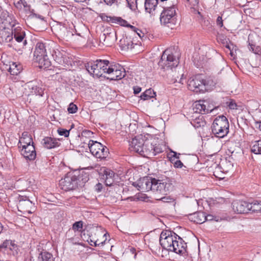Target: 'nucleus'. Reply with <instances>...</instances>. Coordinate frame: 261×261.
Instances as JSON below:
<instances>
[{
  "label": "nucleus",
  "instance_id": "f257e3e1",
  "mask_svg": "<svg viewBox=\"0 0 261 261\" xmlns=\"http://www.w3.org/2000/svg\"><path fill=\"white\" fill-rule=\"evenodd\" d=\"M160 243L163 249L169 251L182 255L186 253L187 244L173 231H163L160 234Z\"/></svg>",
  "mask_w": 261,
  "mask_h": 261
},
{
  "label": "nucleus",
  "instance_id": "f03ea898",
  "mask_svg": "<svg viewBox=\"0 0 261 261\" xmlns=\"http://www.w3.org/2000/svg\"><path fill=\"white\" fill-rule=\"evenodd\" d=\"M89 179L88 174L84 171L81 173L68 172L60 180L59 185L65 191H72L83 187Z\"/></svg>",
  "mask_w": 261,
  "mask_h": 261
},
{
  "label": "nucleus",
  "instance_id": "7ed1b4c3",
  "mask_svg": "<svg viewBox=\"0 0 261 261\" xmlns=\"http://www.w3.org/2000/svg\"><path fill=\"white\" fill-rule=\"evenodd\" d=\"M56 45L54 42L50 43L38 42L34 53V60L39 64L41 68H47L51 65V62L48 58V54L52 56V53Z\"/></svg>",
  "mask_w": 261,
  "mask_h": 261
},
{
  "label": "nucleus",
  "instance_id": "20e7f679",
  "mask_svg": "<svg viewBox=\"0 0 261 261\" xmlns=\"http://www.w3.org/2000/svg\"><path fill=\"white\" fill-rule=\"evenodd\" d=\"M163 8L160 17L161 24L164 27L173 29L177 22V8L175 5L163 7Z\"/></svg>",
  "mask_w": 261,
  "mask_h": 261
},
{
  "label": "nucleus",
  "instance_id": "39448f33",
  "mask_svg": "<svg viewBox=\"0 0 261 261\" xmlns=\"http://www.w3.org/2000/svg\"><path fill=\"white\" fill-rule=\"evenodd\" d=\"M229 124L227 118L224 115L217 117L212 125L213 134L217 138H223L229 133Z\"/></svg>",
  "mask_w": 261,
  "mask_h": 261
},
{
  "label": "nucleus",
  "instance_id": "423d86ee",
  "mask_svg": "<svg viewBox=\"0 0 261 261\" xmlns=\"http://www.w3.org/2000/svg\"><path fill=\"white\" fill-rule=\"evenodd\" d=\"M110 65L108 60L98 59L87 63L85 65V67L91 75L99 77L102 76L103 73H107L108 67Z\"/></svg>",
  "mask_w": 261,
  "mask_h": 261
},
{
  "label": "nucleus",
  "instance_id": "0eeeda50",
  "mask_svg": "<svg viewBox=\"0 0 261 261\" xmlns=\"http://www.w3.org/2000/svg\"><path fill=\"white\" fill-rule=\"evenodd\" d=\"M152 183L151 191L153 193L154 198L167 195L173 188L172 181L169 179L163 180L153 178Z\"/></svg>",
  "mask_w": 261,
  "mask_h": 261
},
{
  "label": "nucleus",
  "instance_id": "6e6552de",
  "mask_svg": "<svg viewBox=\"0 0 261 261\" xmlns=\"http://www.w3.org/2000/svg\"><path fill=\"white\" fill-rule=\"evenodd\" d=\"M150 141V138H147L145 136L142 135L135 137L133 139L129 144L130 149L138 153L143 156H145L146 153H148L150 151L149 148H147L148 145H147V141Z\"/></svg>",
  "mask_w": 261,
  "mask_h": 261
},
{
  "label": "nucleus",
  "instance_id": "1a4fd4ad",
  "mask_svg": "<svg viewBox=\"0 0 261 261\" xmlns=\"http://www.w3.org/2000/svg\"><path fill=\"white\" fill-rule=\"evenodd\" d=\"M179 64L178 59L174 56L169 49L164 51L159 62V65L165 70H172Z\"/></svg>",
  "mask_w": 261,
  "mask_h": 261
},
{
  "label": "nucleus",
  "instance_id": "9d476101",
  "mask_svg": "<svg viewBox=\"0 0 261 261\" xmlns=\"http://www.w3.org/2000/svg\"><path fill=\"white\" fill-rule=\"evenodd\" d=\"M189 90L195 92H204L207 90L206 83L200 75H196L191 77L188 82Z\"/></svg>",
  "mask_w": 261,
  "mask_h": 261
},
{
  "label": "nucleus",
  "instance_id": "9b49d317",
  "mask_svg": "<svg viewBox=\"0 0 261 261\" xmlns=\"http://www.w3.org/2000/svg\"><path fill=\"white\" fill-rule=\"evenodd\" d=\"M88 146L91 153L97 158H106L109 153V149L100 143L90 140Z\"/></svg>",
  "mask_w": 261,
  "mask_h": 261
},
{
  "label": "nucleus",
  "instance_id": "f8f14e48",
  "mask_svg": "<svg viewBox=\"0 0 261 261\" xmlns=\"http://www.w3.org/2000/svg\"><path fill=\"white\" fill-rule=\"evenodd\" d=\"M12 34L15 40L14 45L11 44L10 46H12L14 49L17 51H22V49L24 48L27 43L26 40L24 39L25 36V32L21 30L20 28H15L12 30Z\"/></svg>",
  "mask_w": 261,
  "mask_h": 261
},
{
  "label": "nucleus",
  "instance_id": "ddd939ff",
  "mask_svg": "<svg viewBox=\"0 0 261 261\" xmlns=\"http://www.w3.org/2000/svg\"><path fill=\"white\" fill-rule=\"evenodd\" d=\"M107 74L110 76L108 78L111 80H119L124 77L125 74L124 69L120 66L110 65L108 67Z\"/></svg>",
  "mask_w": 261,
  "mask_h": 261
},
{
  "label": "nucleus",
  "instance_id": "4468645a",
  "mask_svg": "<svg viewBox=\"0 0 261 261\" xmlns=\"http://www.w3.org/2000/svg\"><path fill=\"white\" fill-rule=\"evenodd\" d=\"M27 87L30 90V94L28 96H33V98L38 100L39 102L43 101L42 97L44 95V89L37 85H34L32 82L28 83Z\"/></svg>",
  "mask_w": 261,
  "mask_h": 261
},
{
  "label": "nucleus",
  "instance_id": "2eb2a0df",
  "mask_svg": "<svg viewBox=\"0 0 261 261\" xmlns=\"http://www.w3.org/2000/svg\"><path fill=\"white\" fill-rule=\"evenodd\" d=\"M153 179V178L150 177H144L137 182H134L133 185L139 191L144 192L151 191Z\"/></svg>",
  "mask_w": 261,
  "mask_h": 261
},
{
  "label": "nucleus",
  "instance_id": "dca6fc26",
  "mask_svg": "<svg viewBox=\"0 0 261 261\" xmlns=\"http://www.w3.org/2000/svg\"><path fill=\"white\" fill-rule=\"evenodd\" d=\"M231 205L233 212L237 214L247 213L249 211L250 203L246 201L236 200Z\"/></svg>",
  "mask_w": 261,
  "mask_h": 261
},
{
  "label": "nucleus",
  "instance_id": "f3484780",
  "mask_svg": "<svg viewBox=\"0 0 261 261\" xmlns=\"http://www.w3.org/2000/svg\"><path fill=\"white\" fill-rule=\"evenodd\" d=\"M52 57L55 61L65 68H68L71 65L69 58L66 56H63L62 54L58 49L53 50Z\"/></svg>",
  "mask_w": 261,
  "mask_h": 261
},
{
  "label": "nucleus",
  "instance_id": "a211bd4d",
  "mask_svg": "<svg viewBox=\"0 0 261 261\" xmlns=\"http://www.w3.org/2000/svg\"><path fill=\"white\" fill-rule=\"evenodd\" d=\"M0 18L5 28H11L13 30L16 24V20L13 15H9L7 11H3L1 13Z\"/></svg>",
  "mask_w": 261,
  "mask_h": 261
},
{
  "label": "nucleus",
  "instance_id": "6ab92c4d",
  "mask_svg": "<svg viewBox=\"0 0 261 261\" xmlns=\"http://www.w3.org/2000/svg\"><path fill=\"white\" fill-rule=\"evenodd\" d=\"M21 154L27 160L30 161L34 160L36 157V152L34 145H31L27 147L23 146L21 149Z\"/></svg>",
  "mask_w": 261,
  "mask_h": 261
},
{
  "label": "nucleus",
  "instance_id": "aec40b11",
  "mask_svg": "<svg viewBox=\"0 0 261 261\" xmlns=\"http://www.w3.org/2000/svg\"><path fill=\"white\" fill-rule=\"evenodd\" d=\"M74 30L71 27L65 25L60 27L59 35L66 41H68L74 35Z\"/></svg>",
  "mask_w": 261,
  "mask_h": 261
},
{
  "label": "nucleus",
  "instance_id": "412c9836",
  "mask_svg": "<svg viewBox=\"0 0 261 261\" xmlns=\"http://www.w3.org/2000/svg\"><path fill=\"white\" fill-rule=\"evenodd\" d=\"M57 139L50 137H46L42 139L41 143L46 149H50L60 146V143Z\"/></svg>",
  "mask_w": 261,
  "mask_h": 261
},
{
  "label": "nucleus",
  "instance_id": "4be33fe9",
  "mask_svg": "<svg viewBox=\"0 0 261 261\" xmlns=\"http://www.w3.org/2000/svg\"><path fill=\"white\" fill-rule=\"evenodd\" d=\"M116 40V33L114 32L103 34L100 36V41L106 46H111Z\"/></svg>",
  "mask_w": 261,
  "mask_h": 261
},
{
  "label": "nucleus",
  "instance_id": "5701e85b",
  "mask_svg": "<svg viewBox=\"0 0 261 261\" xmlns=\"http://www.w3.org/2000/svg\"><path fill=\"white\" fill-rule=\"evenodd\" d=\"M33 139L30 135L28 132H23L22 137L20 138L19 143L18 147L22 148L23 146L27 147L29 145H34Z\"/></svg>",
  "mask_w": 261,
  "mask_h": 261
},
{
  "label": "nucleus",
  "instance_id": "b1692460",
  "mask_svg": "<svg viewBox=\"0 0 261 261\" xmlns=\"http://www.w3.org/2000/svg\"><path fill=\"white\" fill-rule=\"evenodd\" d=\"M153 140L150 138V141H147V145H148L147 148H149L150 151L148 153H146L145 157H149L148 156H154L158 153L162 152V148L159 146H154L153 145Z\"/></svg>",
  "mask_w": 261,
  "mask_h": 261
},
{
  "label": "nucleus",
  "instance_id": "393cba45",
  "mask_svg": "<svg viewBox=\"0 0 261 261\" xmlns=\"http://www.w3.org/2000/svg\"><path fill=\"white\" fill-rule=\"evenodd\" d=\"M18 200V207L29 212V208L33 205L32 202L27 197L23 196H19Z\"/></svg>",
  "mask_w": 261,
  "mask_h": 261
},
{
  "label": "nucleus",
  "instance_id": "a878e982",
  "mask_svg": "<svg viewBox=\"0 0 261 261\" xmlns=\"http://www.w3.org/2000/svg\"><path fill=\"white\" fill-rule=\"evenodd\" d=\"M103 176L105 179V184L107 186H111L114 182L115 174L109 169L103 170Z\"/></svg>",
  "mask_w": 261,
  "mask_h": 261
},
{
  "label": "nucleus",
  "instance_id": "bb28decb",
  "mask_svg": "<svg viewBox=\"0 0 261 261\" xmlns=\"http://www.w3.org/2000/svg\"><path fill=\"white\" fill-rule=\"evenodd\" d=\"M189 219L196 223L201 224L205 221V214L202 212L194 213L190 215Z\"/></svg>",
  "mask_w": 261,
  "mask_h": 261
},
{
  "label": "nucleus",
  "instance_id": "cd10ccee",
  "mask_svg": "<svg viewBox=\"0 0 261 261\" xmlns=\"http://www.w3.org/2000/svg\"><path fill=\"white\" fill-rule=\"evenodd\" d=\"M193 110L195 113L199 114L208 113L213 111V109H207L203 102L201 101L195 102Z\"/></svg>",
  "mask_w": 261,
  "mask_h": 261
},
{
  "label": "nucleus",
  "instance_id": "c85d7f7f",
  "mask_svg": "<svg viewBox=\"0 0 261 261\" xmlns=\"http://www.w3.org/2000/svg\"><path fill=\"white\" fill-rule=\"evenodd\" d=\"M159 4V0H145V9L147 12L151 13L155 11Z\"/></svg>",
  "mask_w": 261,
  "mask_h": 261
},
{
  "label": "nucleus",
  "instance_id": "c756f323",
  "mask_svg": "<svg viewBox=\"0 0 261 261\" xmlns=\"http://www.w3.org/2000/svg\"><path fill=\"white\" fill-rule=\"evenodd\" d=\"M22 70V67L20 64L12 62L9 65L8 71L11 74L17 75L20 73Z\"/></svg>",
  "mask_w": 261,
  "mask_h": 261
},
{
  "label": "nucleus",
  "instance_id": "7c9ffc66",
  "mask_svg": "<svg viewBox=\"0 0 261 261\" xmlns=\"http://www.w3.org/2000/svg\"><path fill=\"white\" fill-rule=\"evenodd\" d=\"M108 21L111 23L119 24L121 26L127 27L130 25L127 22L120 17L109 16L108 17Z\"/></svg>",
  "mask_w": 261,
  "mask_h": 261
},
{
  "label": "nucleus",
  "instance_id": "2f4dec72",
  "mask_svg": "<svg viewBox=\"0 0 261 261\" xmlns=\"http://www.w3.org/2000/svg\"><path fill=\"white\" fill-rule=\"evenodd\" d=\"M37 261H54L52 254L46 252H41L38 257Z\"/></svg>",
  "mask_w": 261,
  "mask_h": 261
},
{
  "label": "nucleus",
  "instance_id": "473e14b6",
  "mask_svg": "<svg viewBox=\"0 0 261 261\" xmlns=\"http://www.w3.org/2000/svg\"><path fill=\"white\" fill-rule=\"evenodd\" d=\"M155 96V93L151 89L146 90L141 95V99L143 100L150 99Z\"/></svg>",
  "mask_w": 261,
  "mask_h": 261
},
{
  "label": "nucleus",
  "instance_id": "72a5a7b5",
  "mask_svg": "<svg viewBox=\"0 0 261 261\" xmlns=\"http://www.w3.org/2000/svg\"><path fill=\"white\" fill-rule=\"evenodd\" d=\"M83 227V222L82 221H76L72 224V226L71 229L68 230V233H69L71 230L74 232H82Z\"/></svg>",
  "mask_w": 261,
  "mask_h": 261
},
{
  "label": "nucleus",
  "instance_id": "f704fd0d",
  "mask_svg": "<svg viewBox=\"0 0 261 261\" xmlns=\"http://www.w3.org/2000/svg\"><path fill=\"white\" fill-rule=\"evenodd\" d=\"M249 211H251L253 212L259 213L261 212V201H254L252 203H250Z\"/></svg>",
  "mask_w": 261,
  "mask_h": 261
},
{
  "label": "nucleus",
  "instance_id": "c9c22d12",
  "mask_svg": "<svg viewBox=\"0 0 261 261\" xmlns=\"http://www.w3.org/2000/svg\"><path fill=\"white\" fill-rule=\"evenodd\" d=\"M251 152L255 154H261V140L255 141L251 148Z\"/></svg>",
  "mask_w": 261,
  "mask_h": 261
},
{
  "label": "nucleus",
  "instance_id": "e433bc0d",
  "mask_svg": "<svg viewBox=\"0 0 261 261\" xmlns=\"http://www.w3.org/2000/svg\"><path fill=\"white\" fill-rule=\"evenodd\" d=\"M192 125L196 128H199L201 126H203L205 122L202 119V117L200 118L199 117L195 118L191 121Z\"/></svg>",
  "mask_w": 261,
  "mask_h": 261
},
{
  "label": "nucleus",
  "instance_id": "4c0bfd02",
  "mask_svg": "<svg viewBox=\"0 0 261 261\" xmlns=\"http://www.w3.org/2000/svg\"><path fill=\"white\" fill-rule=\"evenodd\" d=\"M13 246V243L10 240H6L2 244L0 245V249L4 248H8L10 250H12L11 246Z\"/></svg>",
  "mask_w": 261,
  "mask_h": 261
},
{
  "label": "nucleus",
  "instance_id": "58836bf2",
  "mask_svg": "<svg viewBox=\"0 0 261 261\" xmlns=\"http://www.w3.org/2000/svg\"><path fill=\"white\" fill-rule=\"evenodd\" d=\"M155 199L156 200H161L164 202H170L173 201L174 200V199L170 196H165V195L160 196V197H157Z\"/></svg>",
  "mask_w": 261,
  "mask_h": 261
},
{
  "label": "nucleus",
  "instance_id": "ea45409f",
  "mask_svg": "<svg viewBox=\"0 0 261 261\" xmlns=\"http://www.w3.org/2000/svg\"><path fill=\"white\" fill-rule=\"evenodd\" d=\"M21 3L22 4L24 10L26 13H33L34 10L31 9L30 5H28L25 0L21 1Z\"/></svg>",
  "mask_w": 261,
  "mask_h": 261
},
{
  "label": "nucleus",
  "instance_id": "a19ab883",
  "mask_svg": "<svg viewBox=\"0 0 261 261\" xmlns=\"http://www.w3.org/2000/svg\"><path fill=\"white\" fill-rule=\"evenodd\" d=\"M67 110L69 113H75L77 111V107L76 106V105L71 102L69 104Z\"/></svg>",
  "mask_w": 261,
  "mask_h": 261
},
{
  "label": "nucleus",
  "instance_id": "79ce46f5",
  "mask_svg": "<svg viewBox=\"0 0 261 261\" xmlns=\"http://www.w3.org/2000/svg\"><path fill=\"white\" fill-rule=\"evenodd\" d=\"M128 28H130L132 31L136 33L140 38H142L144 37V33L142 32L141 30L137 29L134 26H133L132 25H128Z\"/></svg>",
  "mask_w": 261,
  "mask_h": 261
},
{
  "label": "nucleus",
  "instance_id": "37998d69",
  "mask_svg": "<svg viewBox=\"0 0 261 261\" xmlns=\"http://www.w3.org/2000/svg\"><path fill=\"white\" fill-rule=\"evenodd\" d=\"M6 37H5V41L6 42H10L12 41V45H14V43L15 41H13V34H12V32L11 33H9L8 34L6 33Z\"/></svg>",
  "mask_w": 261,
  "mask_h": 261
},
{
  "label": "nucleus",
  "instance_id": "c03bdc74",
  "mask_svg": "<svg viewBox=\"0 0 261 261\" xmlns=\"http://www.w3.org/2000/svg\"><path fill=\"white\" fill-rule=\"evenodd\" d=\"M58 133L60 136H63L65 137H68L69 135V130H68L64 128H59L57 130Z\"/></svg>",
  "mask_w": 261,
  "mask_h": 261
},
{
  "label": "nucleus",
  "instance_id": "a18cd8bd",
  "mask_svg": "<svg viewBox=\"0 0 261 261\" xmlns=\"http://www.w3.org/2000/svg\"><path fill=\"white\" fill-rule=\"evenodd\" d=\"M128 7L131 10H135L137 8V0H126Z\"/></svg>",
  "mask_w": 261,
  "mask_h": 261
},
{
  "label": "nucleus",
  "instance_id": "49530a36",
  "mask_svg": "<svg viewBox=\"0 0 261 261\" xmlns=\"http://www.w3.org/2000/svg\"><path fill=\"white\" fill-rule=\"evenodd\" d=\"M249 48L250 50L253 52L254 54H258L260 51V48L259 46H255L253 44L249 43Z\"/></svg>",
  "mask_w": 261,
  "mask_h": 261
},
{
  "label": "nucleus",
  "instance_id": "de8ad7c7",
  "mask_svg": "<svg viewBox=\"0 0 261 261\" xmlns=\"http://www.w3.org/2000/svg\"><path fill=\"white\" fill-rule=\"evenodd\" d=\"M229 109L235 110L237 109V105L234 100H230L228 105Z\"/></svg>",
  "mask_w": 261,
  "mask_h": 261
},
{
  "label": "nucleus",
  "instance_id": "09e8293b",
  "mask_svg": "<svg viewBox=\"0 0 261 261\" xmlns=\"http://www.w3.org/2000/svg\"><path fill=\"white\" fill-rule=\"evenodd\" d=\"M216 24L220 28L223 27V20H222V17L218 16L217 17V19L216 20Z\"/></svg>",
  "mask_w": 261,
  "mask_h": 261
},
{
  "label": "nucleus",
  "instance_id": "8fccbe9b",
  "mask_svg": "<svg viewBox=\"0 0 261 261\" xmlns=\"http://www.w3.org/2000/svg\"><path fill=\"white\" fill-rule=\"evenodd\" d=\"M102 188V185L101 183L98 182L94 187L95 191L99 193L101 191Z\"/></svg>",
  "mask_w": 261,
  "mask_h": 261
},
{
  "label": "nucleus",
  "instance_id": "3c124183",
  "mask_svg": "<svg viewBox=\"0 0 261 261\" xmlns=\"http://www.w3.org/2000/svg\"><path fill=\"white\" fill-rule=\"evenodd\" d=\"M174 167L175 168H181L184 165L180 160H176L173 163Z\"/></svg>",
  "mask_w": 261,
  "mask_h": 261
},
{
  "label": "nucleus",
  "instance_id": "603ef678",
  "mask_svg": "<svg viewBox=\"0 0 261 261\" xmlns=\"http://www.w3.org/2000/svg\"><path fill=\"white\" fill-rule=\"evenodd\" d=\"M192 6H195L198 4V0H186Z\"/></svg>",
  "mask_w": 261,
  "mask_h": 261
},
{
  "label": "nucleus",
  "instance_id": "864d4df0",
  "mask_svg": "<svg viewBox=\"0 0 261 261\" xmlns=\"http://www.w3.org/2000/svg\"><path fill=\"white\" fill-rule=\"evenodd\" d=\"M105 3L107 4L108 5H112L113 4H114L116 0H103Z\"/></svg>",
  "mask_w": 261,
  "mask_h": 261
},
{
  "label": "nucleus",
  "instance_id": "5fc2aeb1",
  "mask_svg": "<svg viewBox=\"0 0 261 261\" xmlns=\"http://www.w3.org/2000/svg\"><path fill=\"white\" fill-rule=\"evenodd\" d=\"M141 91V88L138 87H135L134 88V92L135 94H138Z\"/></svg>",
  "mask_w": 261,
  "mask_h": 261
},
{
  "label": "nucleus",
  "instance_id": "6e6d98bb",
  "mask_svg": "<svg viewBox=\"0 0 261 261\" xmlns=\"http://www.w3.org/2000/svg\"><path fill=\"white\" fill-rule=\"evenodd\" d=\"M173 154L172 157H171V160H172V162H173L172 158H175L176 159H179V155L180 154H177L176 152L173 151Z\"/></svg>",
  "mask_w": 261,
  "mask_h": 261
},
{
  "label": "nucleus",
  "instance_id": "4d7b16f0",
  "mask_svg": "<svg viewBox=\"0 0 261 261\" xmlns=\"http://www.w3.org/2000/svg\"><path fill=\"white\" fill-rule=\"evenodd\" d=\"M214 216L211 215H205V221H211L213 220Z\"/></svg>",
  "mask_w": 261,
  "mask_h": 261
},
{
  "label": "nucleus",
  "instance_id": "13d9d810",
  "mask_svg": "<svg viewBox=\"0 0 261 261\" xmlns=\"http://www.w3.org/2000/svg\"><path fill=\"white\" fill-rule=\"evenodd\" d=\"M91 242H92V241H91ZM93 244H91V246H100V243H97V241H95L94 242H93Z\"/></svg>",
  "mask_w": 261,
  "mask_h": 261
},
{
  "label": "nucleus",
  "instance_id": "bf43d9fd",
  "mask_svg": "<svg viewBox=\"0 0 261 261\" xmlns=\"http://www.w3.org/2000/svg\"><path fill=\"white\" fill-rule=\"evenodd\" d=\"M75 2L77 3H87V2H89L90 0H74Z\"/></svg>",
  "mask_w": 261,
  "mask_h": 261
},
{
  "label": "nucleus",
  "instance_id": "052dcab7",
  "mask_svg": "<svg viewBox=\"0 0 261 261\" xmlns=\"http://www.w3.org/2000/svg\"><path fill=\"white\" fill-rule=\"evenodd\" d=\"M130 43H131V44H130V47H129V43H128L127 44V45H126V44H125V45H126V46H127V49H129V48H130V49H131V48H132V46L133 45V43H132V42H131V41L130 42Z\"/></svg>",
  "mask_w": 261,
  "mask_h": 261
},
{
  "label": "nucleus",
  "instance_id": "680f3d73",
  "mask_svg": "<svg viewBox=\"0 0 261 261\" xmlns=\"http://www.w3.org/2000/svg\"><path fill=\"white\" fill-rule=\"evenodd\" d=\"M4 229V226L2 224V223L0 222V233H1Z\"/></svg>",
  "mask_w": 261,
  "mask_h": 261
},
{
  "label": "nucleus",
  "instance_id": "e2e57ef3",
  "mask_svg": "<svg viewBox=\"0 0 261 261\" xmlns=\"http://www.w3.org/2000/svg\"><path fill=\"white\" fill-rule=\"evenodd\" d=\"M205 2L206 3H211V4H212L214 1H216V0H204Z\"/></svg>",
  "mask_w": 261,
  "mask_h": 261
},
{
  "label": "nucleus",
  "instance_id": "0e129e2a",
  "mask_svg": "<svg viewBox=\"0 0 261 261\" xmlns=\"http://www.w3.org/2000/svg\"><path fill=\"white\" fill-rule=\"evenodd\" d=\"M257 124H258V128L261 130V121L257 122Z\"/></svg>",
  "mask_w": 261,
  "mask_h": 261
},
{
  "label": "nucleus",
  "instance_id": "69168bd1",
  "mask_svg": "<svg viewBox=\"0 0 261 261\" xmlns=\"http://www.w3.org/2000/svg\"><path fill=\"white\" fill-rule=\"evenodd\" d=\"M96 241H97V243H100V246H102L105 242V241H104L103 242H100L98 240Z\"/></svg>",
  "mask_w": 261,
  "mask_h": 261
},
{
  "label": "nucleus",
  "instance_id": "338daca9",
  "mask_svg": "<svg viewBox=\"0 0 261 261\" xmlns=\"http://www.w3.org/2000/svg\"><path fill=\"white\" fill-rule=\"evenodd\" d=\"M255 105H256V106H255V108L256 109L257 108V107H258V103H256V102H255Z\"/></svg>",
  "mask_w": 261,
  "mask_h": 261
},
{
  "label": "nucleus",
  "instance_id": "774afa93",
  "mask_svg": "<svg viewBox=\"0 0 261 261\" xmlns=\"http://www.w3.org/2000/svg\"><path fill=\"white\" fill-rule=\"evenodd\" d=\"M133 198L132 197H129V198H128V199H131V200H132V199H133Z\"/></svg>",
  "mask_w": 261,
  "mask_h": 261
}]
</instances>
